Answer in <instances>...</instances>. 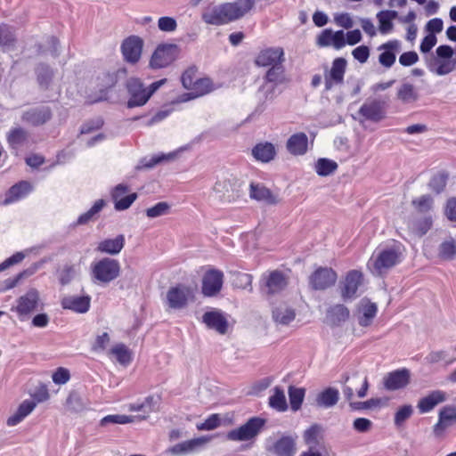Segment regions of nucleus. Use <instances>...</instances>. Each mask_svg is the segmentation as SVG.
I'll list each match as a JSON object with an SVG mask.
<instances>
[{
	"label": "nucleus",
	"instance_id": "0e129e2a",
	"mask_svg": "<svg viewBox=\"0 0 456 456\" xmlns=\"http://www.w3.org/2000/svg\"><path fill=\"white\" fill-rule=\"evenodd\" d=\"M15 40V37L12 31V28L7 25L0 26V45L1 46H11Z\"/></svg>",
	"mask_w": 456,
	"mask_h": 456
},
{
	"label": "nucleus",
	"instance_id": "5fc2aeb1",
	"mask_svg": "<svg viewBox=\"0 0 456 456\" xmlns=\"http://www.w3.org/2000/svg\"><path fill=\"white\" fill-rule=\"evenodd\" d=\"M171 158H172L171 154H169V155H165V154L156 155V156L151 157L150 159L143 158L139 161V163L135 168L137 170L152 168L156 165L161 163L163 160L169 159Z\"/></svg>",
	"mask_w": 456,
	"mask_h": 456
},
{
	"label": "nucleus",
	"instance_id": "f704fd0d",
	"mask_svg": "<svg viewBox=\"0 0 456 456\" xmlns=\"http://www.w3.org/2000/svg\"><path fill=\"white\" fill-rule=\"evenodd\" d=\"M308 138L304 133L291 135L287 142L288 151L294 155H303L307 150Z\"/></svg>",
	"mask_w": 456,
	"mask_h": 456
},
{
	"label": "nucleus",
	"instance_id": "c9c22d12",
	"mask_svg": "<svg viewBox=\"0 0 456 456\" xmlns=\"http://www.w3.org/2000/svg\"><path fill=\"white\" fill-rule=\"evenodd\" d=\"M427 66L430 72L438 76H444L455 69V61L452 60H440L435 57L428 61Z\"/></svg>",
	"mask_w": 456,
	"mask_h": 456
},
{
	"label": "nucleus",
	"instance_id": "09e8293b",
	"mask_svg": "<svg viewBox=\"0 0 456 456\" xmlns=\"http://www.w3.org/2000/svg\"><path fill=\"white\" fill-rule=\"evenodd\" d=\"M269 404L272 408L279 411L287 410L288 405L283 389L279 387H274L273 395L269 398Z\"/></svg>",
	"mask_w": 456,
	"mask_h": 456
},
{
	"label": "nucleus",
	"instance_id": "ddd939ff",
	"mask_svg": "<svg viewBox=\"0 0 456 456\" xmlns=\"http://www.w3.org/2000/svg\"><path fill=\"white\" fill-rule=\"evenodd\" d=\"M363 276L360 271H349L340 286L341 297L346 300H351L357 297V290L362 284Z\"/></svg>",
	"mask_w": 456,
	"mask_h": 456
},
{
	"label": "nucleus",
	"instance_id": "473e14b6",
	"mask_svg": "<svg viewBox=\"0 0 456 456\" xmlns=\"http://www.w3.org/2000/svg\"><path fill=\"white\" fill-rule=\"evenodd\" d=\"M37 406L33 400H25L18 407L16 412L7 419L6 424L13 427L21 422Z\"/></svg>",
	"mask_w": 456,
	"mask_h": 456
},
{
	"label": "nucleus",
	"instance_id": "9b49d317",
	"mask_svg": "<svg viewBox=\"0 0 456 456\" xmlns=\"http://www.w3.org/2000/svg\"><path fill=\"white\" fill-rule=\"evenodd\" d=\"M346 65V60L342 57L336 58L332 61L330 69L324 74L326 91L331 90L335 86L343 84Z\"/></svg>",
	"mask_w": 456,
	"mask_h": 456
},
{
	"label": "nucleus",
	"instance_id": "4c0bfd02",
	"mask_svg": "<svg viewBox=\"0 0 456 456\" xmlns=\"http://www.w3.org/2000/svg\"><path fill=\"white\" fill-rule=\"evenodd\" d=\"M397 17L398 12L396 11L387 10L379 12L377 13V19L379 32L383 35L390 33L394 28L393 20Z\"/></svg>",
	"mask_w": 456,
	"mask_h": 456
},
{
	"label": "nucleus",
	"instance_id": "7c9ffc66",
	"mask_svg": "<svg viewBox=\"0 0 456 456\" xmlns=\"http://www.w3.org/2000/svg\"><path fill=\"white\" fill-rule=\"evenodd\" d=\"M339 400V392L335 387H327L319 393L315 403L318 407L329 409L335 406Z\"/></svg>",
	"mask_w": 456,
	"mask_h": 456
},
{
	"label": "nucleus",
	"instance_id": "0eeeda50",
	"mask_svg": "<svg viewBox=\"0 0 456 456\" xmlns=\"http://www.w3.org/2000/svg\"><path fill=\"white\" fill-rule=\"evenodd\" d=\"M371 260L374 268L372 273L380 276L400 262V253L395 248H387L379 251Z\"/></svg>",
	"mask_w": 456,
	"mask_h": 456
},
{
	"label": "nucleus",
	"instance_id": "052dcab7",
	"mask_svg": "<svg viewBox=\"0 0 456 456\" xmlns=\"http://www.w3.org/2000/svg\"><path fill=\"white\" fill-rule=\"evenodd\" d=\"M413 413V408L410 404L400 407L395 414V425L400 427Z\"/></svg>",
	"mask_w": 456,
	"mask_h": 456
},
{
	"label": "nucleus",
	"instance_id": "72a5a7b5",
	"mask_svg": "<svg viewBox=\"0 0 456 456\" xmlns=\"http://www.w3.org/2000/svg\"><path fill=\"white\" fill-rule=\"evenodd\" d=\"M125 245V237L120 234L114 239H106L97 246V250L109 255H118Z\"/></svg>",
	"mask_w": 456,
	"mask_h": 456
},
{
	"label": "nucleus",
	"instance_id": "aec40b11",
	"mask_svg": "<svg viewBox=\"0 0 456 456\" xmlns=\"http://www.w3.org/2000/svg\"><path fill=\"white\" fill-rule=\"evenodd\" d=\"M191 290L184 285L172 287L167 292V304L169 308L182 309L186 306Z\"/></svg>",
	"mask_w": 456,
	"mask_h": 456
},
{
	"label": "nucleus",
	"instance_id": "680f3d73",
	"mask_svg": "<svg viewBox=\"0 0 456 456\" xmlns=\"http://www.w3.org/2000/svg\"><path fill=\"white\" fill-rule=\"evenodd\" d=\"M133 421V417L126 415H107L101 420V426L104 427L109 424H126Z\"/></svg>",
	"mask_w": 456,
	"mask_h": 456
},
{
	"label": "nucleus",
	"instance_id": "b1692460",
	"mask_svg": "<svg viewBox=\"0 0 456 456\" xmlns=\"http://www.w3.org/2000/svg\"><path fill=\"white\" fill-rule=\"evenodd\" d=\"M456 423V407L447 405L443 407L438 414V421L434 426V433L441 435L447 428Z\"/></svg>",
	"mask_w": 456,
	"mask_h": 456
},
{
	"label": "nucleus",
	"instance_id": "864d4df0",
	"mask_svg": "<svg viewBox=\"0 0 456 456\" xmlns=\"http://www.w3.org/2000/svg\"><path fill=\"white\" fill-rule=\"evenodd\" d=\"M110 353L116 356L117 361L121 364L126 365L132 361L129 349L122 343L113 346Z\"/></svg>",
	"mask_w": 456,
	"mask_h": 456
},
{
	"label": "nucleus",
	"instance_id": "39448f33",
	"mask_svg": "<svg viewBox=\"0 0 456 456\" xmlns=\"http://www.w3.org/2000/svg\"><path fill=\"white\" fill-rule=\"evenodd\" d=\"M297 435L282 434L277 438L269 437L265 442V450L273 456H295L297 448Z\"/></svg>",
	"mask_w": 456,
	"mask_h": 456
},
{
	"label": "nucleus",
	"instance_id": "393cba45",
	"mask_svg": "<svg viewBox=\"0 0 456 456\" xmlns=\"http://www.w3.org/2000/svg\"><path fill=\"white\" fill-rule=\"evenodd\" d=\"M400 41L395 39L390 40L379 46V50H384L379 56V61L385 68H391L395 62V53L400 50Z\"/></svg>",
	"mask_w": 456,
	"mask_h": 456
},
{
	"label": "nucleus",
	"instance_id": "a211bd4d",
	"mask_svg": "<svg viewBox=\"0 0 456 456\" xmlns=\"http://www.w3.org/2000/svg\"><path fill=\"white\" fill-rule=\"evenodd\" d=\"M128 190V186L124 183H119L112 189L110 195L116 210L122 211L127 209L137 199L135 192L126 195Z\"/></svg>",
	"mask_w": 456,
	"mask_h": 456
},
{
	"label": "nucleus",
	"instance_id": "2eb2a0df",
	"mask_svg": "<svg viewBox=\"0 0 456 456\" xmlns=\"http://www.w3.org/2000/svg\"><path fill=\"white\" fill-rule=\"evenodd\" d=\"M319 47H333L340 50L346 46V35L344 30L333 31L331 28L323 29L316 37Z\"/></svg>",
	"mask_w": 456,
	"mask_h": 456
},
{
	"label": "nucleus",
	"instance_id": "c85d7f7f",
	"mask_svg": "<svg viewBox=\"0 0 456 456\" xmlns=\"http://www.w3.org/2000/svg\"><path fill=\"white\" fill-rule=\"evenodd\" d=\"M249 196L257 201H262L267 205H275L279 202L277 196L259 183H251L249 186Z\"/></svg>",
	"mask_w": 456,
	"mask_h": 456
},
{
	"label": "nucleus",
	"instance_id": "e2e57ef3",
	"mask_svg": "<svg viewBox=\"0 0 456 456\" xmlns=\"http://www.w3.org/2000/svg\"><path fill=\"white\" fill-rule=\"evenodd\" d=\"M448 353L445 350L432 351L426 357L425 361L429 364L437 363L441 361H445L447 364L453 362V360H447Z\"/></svg>",
	"mask_w": 456,
	"mask_h": 456
},
{
	"label": "nucleus",
	"instance_id": "37998d69",
	"mask_svg": "<svg viewBox=\"0 0 456 456\" xmlns=\"http://www.w3.org/2000/svg\"><path fill=\"white\" fill-rule=\"evenodd\" d=\"M296 314L294 309L281 305L277 306L273 311V318L276 322H279L283 325L289 324L295 319Z\"/></svg>",
	"mask_w": 456,
	"mask_h": 456
},
{
	"label": "nucleus",
	"instance_id": "4be33fe9",
	"mask_svg": "<svg viewBox=\"0 0 456 456\" xmlns=\"http://www.w3.org/2000/svg\"><path fill=\"white\" fill-rule=\"evenodd\" d=\"M38 303L39 292L36 289H30L25 295L19 297L15 309L20 316H26L37 309Z\"/></svg>",
	"mask_w": 456,
	"mask_h": 456
},
{
	"label": "nucleus",
	"instance_id": "4d7b16f0",
	"mask_svg": "<svg viewBox=\"0 0 456 456\" xmlns=\"http://www.w3.org/2000/svg\"><path fill=\"white\" fill-rule=\"evenodd\" d=\"M170 205L167 202L161 201L146 209V216L150 218H156L166 216L170 211Z\"/></svg>",
	"mask_w": 456,
	"mask_h": 456
},
{
	"label": "nucleus",
	"instance_id": "13d9d810",
	"mask_svg": "<svg viewBox=\"0 0 456 456\" xmlns=\"http://www.w3.org/2000/svg\"><path fill=\"white\" fill-rule=\"evenodd\" d=\"M275 86L265 82L259 87L257 91V98L259 101H271L274 98Z\"/></svg>",
	"mask_w": 456,
	"mask_h": 456
},
{
	"label": "nucleus",
	"instance_id": "e433bc0d",
	"mask_svg": "<svg viewBox=\"0 0 456 456\" xmlns=\"http://www.w3.org/2000/svg\"><path fill=\"white\" fill-rule=\"evenodd\" d=\"M275 148L271 142L257 143L252 149L253 157L261 162L267 163L273 159L275 156Z\"/></svg>",
	"mask_w": 456,
	"mask_h": 456
},
{
	"label": "nucleus",
	"instance_id": "4468645a",
	"mask_svg": "<svg viewBox=\"0 0 456 456\" xmlns=\"http://www.w3.org/2000/svg\"><path fill=\"white\" fill-rule=\"evenodd\" d=\"M143 41L137 36L126 37L121 45V53L124 60L131 64L138 62L141 58Z\"/></svg>",
	"mask_w": 456,
	"mask_h": 456
},
{
	"label": "nucleus",
	"instance_id": "69168bd1",
	"mask_svg": "<svg viewBox=\"0 0 456 456\" xmlns=\"http://www.w3.org/2000/svg\"><path fill=\"white\" fill-rule=\"evenodd\" d=\"M440 256L444 259H452L456 254V244L453 240L444 241L440 245Z\"/></svg>",
	"mask_w": 456,
	"mask_h": 456
},
{
	"label": "nucleus",
	"instance_id": "c756f323",
	"mask_svg": "<svg viewBox=\"0 0 456 456\" xmlns=\"http://www.w3.org/2000/svg\"><path fill=\"white\" fill-rule=\"evenodd\" d=\"M32 189V185L27 181H22L14 184L9 189L4 200V204L8 205L26 197Z\"/></svg>",
	"mask_w": 456,
	"mask_h": 456
},
{
	"label": "nucleus",
	"instance_id": "cd10ccee",
	"mask_svg": "<svg viewBox=\"0 0 456 456\" xmlns=\"http://www.w3.org/2000/svg\"><path fill=\"white\" fill-rule=\"evenodd\" d=\"M208 440L205 437H199L187 440L175 444L169 449V452L175 456L186 455L196 452L203 446Z\"/></svg>",
	"mask_w": 456,
	"mask_h": 456
},
{
	"label": "nucleus",
	"instance_id": "c03bdc74",
	"mask_svg": "<svg viewBox=\"0 0 456 456\" xmlns=\"http://www.w3.org/2000/svg\"><path fill=\"white\" fill-rule=\"evenodd\" d=\"M105 206L104 200H98L94 202L93 207L86 213L80 215L76 222V225H84L97 218V215L102 211Z\"/></svg>",
	"mask_w": 456,
	"mask_h": 456
},
{
	"label": "nucleus",
	"instance_id": "79ce46f5",
	"mask_svg": "<svg viewBox=\"0 0 456 456\" xmlns=\"http://www.w3.org/2000/svg\"><path fill=\"white\" fill-rule=\"evenodd\" d=\"M322 431L323 428L319 424H313L305 430L303 439L309 448L314 449L319 444Z\"/></svg>",
	"mask_w": 456,
	"mask_h": 456
},
{
	"label": "nucleus",
	"instance_id": "5701e85b",
	"mask_svg": "<svg viewBox=\"0 0 456 456\" xmlns=\"http://www.w3.org/2000/svg\"><path fill=\"white\" fill-rule=\"evenodd\" d=\"M446 400V392L443 390H434L419 400L417 408L419 413H428L435 409L438 404L444 403Z\"/></svg>",
	"mask_w": 456,
	"mask_h": 456
},
{
	"label": "nucleus",
	"instance_id": "6e6552de",
	"mask_svg": "<svg viewBox=\"0 0 456 456\" xmlns=\"http://www.w3.org/2000/svg\"><path fill=\"white\" fill-rule=\"evenodd\" d=\"M338 279L332 268L319 267L309 277V285L314 290H325L332 287Z\"/></svg>",
	"mask_w": 456,
	"mask_h": 456
},
{
	"label": "nucleus",
	"instance_id": "6ab92c4d",
	"mask_svg": "<svg viewBox=\"0 0 456 456\" xmlns=\"http://www.w3.org/2000/svg\"><path fill=\"white\" fill-rule=\"evenodd\" d=\"M411 371L406 369H399L387 373L384 378V387L390 391L404 388L410 384Z\"/></svg>",
	"mask_w": 456,
	"mask_h": 456
},
{
	"label": "nucleus",
	"instance_id": "f3484780",
	"mask_svg": "<svg viewBox=\"0 0 456 456\" xmlns=\"http://www.w3.org/2000/svg\"><path fill=\"white\" fill-rule=\"evenodd\" d=\"M224 273L216 269L208 270L202 280V293L207 297L218 294L223 287Z\"/></svg>",
	"mask_w": 456,
	"mask_h": 456
},
{
	"label": "nucleus",
	"instance_id": "a878e982",
	"mask_svg": "<svg viewBox=\"0 0 456 456\" xmlns=\"http://www.w3.org/2000/svg\"><path fill=\"white\" fill-rule=\"evenodd\" d=\"M203 322L208 328L215 330L219 334H225L228 330V322L219 311L207 312L202 316Z\"/></svg>",
	"mask_w": 456,
	"mask_h": 456
},
{
	"label": "nucleus",
	"instance_id": "f8f14e48",
	"mask_svg": "<svg viewBox=\"0 0 456 456\" xmlns=\"http://www.w3.org/2000/svg\"><path fill=\"white\" fill-rule=\"evenodd\" d=\"M386 102L378 99H367L358 110L363 120L379 122L385 118Z\"/></svg>",
	"mask_w": 456,
	"mask_h": 456
},
{
	"label": "nucleus",
	"instance_id": "412c9836",
	"mask_svg": "<svg viewBox=\"0 0 456 456\" xmlns=\"http://www.w3.org/2000/svg\"><path fill=\"white\" fill-rule=\"evenodd\" d=\"M284 60V51L281 47H270L259 53L256 59V64L262 67H272L282 64Z\"/></svg>",
	"mask_w": 456,
	"mask_h": 456
},
{
	"label": "nucleus",
	"instance_id": "7ed1b4c3",
	"mask_svg": "<svg viewBox=\"0 0 456 456\" xmlns=\"http://www.w3.org/2000/svg\"><path fill=\"white\" fill-rule=\"evenodd\" d=\"M166 78L153 82L150 86H144L143 83L137 77H130L126 80V88L128 94L127 108L143 106L151 96L165 83Z\"/></svg>",
	"mask_w": 456,
	"mask_h": 456
},
{
	"label": "nucleus",
	"instance_id": "58836bf2",
	"mask_svg": "<svg viewBox=\"0 0 456 456\" xmlns=\"http://www.w3.org/2000/svg\"><path fill=\"white\" fill-rule=\"evenodd\" d=\"M6 139L12 149L18 150L28 141V133L22 127H13L8 132Z\"/></svg>",
	"mask_w": 456,
	"mask_h": 456
},
{
	"label": "nucleus",
	"instance_id": "20e7f679",
	"mask_svg": "<svg viewBox=\"0 0 456 456\" xmlns=\"http://www.w3.org/2000/svg\"><path fill=\"white\" fill-rule=\"evenodd\" d=\"M120 273V264L118 260L103 257L91 265V279L94 284L108 285L115 281Z\"/></svg>",
	"mask_w": 456,
	"mask_h": 456
},
{
	"label": "nucleus",
	"instance_id": "3c124183",
	"mask_svg": "<svg viewBox=\"0 0 456 456\" xmlns=\"http://www.w3.org/2000/svg\"><path fill=\"white\" fill-rule=\"evenodd\" d=\"M284 80V69L281 64L272 66L266 72L265 81L278 85L282 83Z\"/></svg>",
	"mask_w": 456,
	"mask_h": 456
},
{
	"label": "nucleus",
	"instance_id": "bb28decb",
	"mask_svg": "<svg viewBox=\"0 0 456 456\" xmlns=\"http://www.w3.org/2000/svg\"><path fill=\"white\" fill-rule=\"evenodd\" d=\"M91 298L88 296H67L61 299V306L76 313L84 314L89 310Z\"/></svg>",
	"mask_w": 456,
	"mask_h": 456
},
{
	"label": "nucleus",
	"instance_id": "6e6d98bb",
	"mask_svg": "<svg viewBox=\"0 0 456 456\" xmlns=\"http://www.w3.org/2000/svg\"><path fill=\"white\" fill-rule=\"evenodd\" d=\"M433 198L430 195H422L411 201L412 206L419 213H427L433 208Z\"/></svg>",
	"mask_w": 456,
	"mask_h": 456
},
{
	"label": "nucleus",
	"instance_id": "8fccbe9b",
	"mask_svg": "<svg viewBox=\"0 0 456 456\" xmlns=\"http://www.w3.org/2000/svg\"><path fill=\"white\" fill-rule=\"evenodd\" d=\"M305 396V389L299 387H294L290 386L289 387V397L291 410L296 411L300 409Z\"/></svg>",
	"mask_w": 456,
	"mask_h": 456
},
{
	"label": "nucleus",
	"instance_id": "338daca9",
	"mask_svg": "<svg viewBox=\"0 0 456 456\" xmlns=\"http://www.w3.org/2000/svg\"><path fill=\"white\" fill-rule=\"evenodd\" d=\"M77 270L74 265H65L59 275L61 284H69L75 278Z\"/></svg>",
	"mask_w": 456,
	"mask_h": 456
},
{
	"label": "nucleus",
	"instance_id": "dca6fc26",
	"mask_svg": "<svg viewBox=\"0 0 456 456\" xmlns=\"http://www.w3.org/2000/svg\"><path fill=\"white\" fill-rule=\"evenodd\" d=\"M287 285L284 275L279 271H273L261 279V292L264 295H273L282 290Z\"/></svg>",
	"mask_w": 456,
	"mask_h": 456
},
{
	"label": "nucleus",
	"instance_id": "603ef678",
	"mask_svg": "<svg viewBox=\"0 0 456 456\" xmlns=\"http://www.w3.org/2000/svg\"><path fill=\"white\" fill-rule=\"evenodd\" d=\"M36 73L40 86L47 87L53 77V69L46 64H39L36 69Z\"/></svg>",
	"mask_w": 456,
	"mask_h": 456
},
{
	"label": "nucleus",
	"instance_id": "2f4dec72",
	"mask_svg": "<svg viewBox=\"0 0 456 456\" xmlns=\"http://www.w3.org/2000/svg\"><path fill=\"white\" fill-rule=\"evenodd\" d=\"M378 307L375 303L370 302L367 298H363L360 302L359 312V324L362 327H368L371 324L372 320L377 314Z\"/></svg>",
	"mask_w": 456,
	"mask_h": 456
},
{
	"label": "nucleus",
	"instance_id": "bf43d9fd",
	"mask_svg": "<svg viewBox=\"0 0 456 456\" xmlns=\"http://www.w3.org/2000/svg\"><path fill=\"white\" fill-rule=\"evenodd\" d=\"M447 179L448 175L446 174H437L431 178L428 186L436 193H440L444 189L447 183Z\"/></svg>",
	"mask_w": 456,
	"mask_h": 456
},
{
	"label": "nucleus",
	"instance_id": "de8ad7c7",
	"mask_svg": "<svg viewBox=\"0 0 456 456\" xmlns=\"http://www.w3.org/2000/svg\"><path fill=\"white\" fill-rule=\"evenodd\" d=\"M397 98L403 103H411L418 100V93L412 85L404 83L397 90Z\"/></svg>",
	"mask_w": 456,
	"mask_h": 456
},
{
	"label": "nucleus",
	"instance_id": "f257e3e1",
	"mask_svg": "<svg viewBox=\"0 0 456 456\" xmlns=\"http://www.w3.org/2000/svg\"><path fill=\"white\" fill-rule=\"evenodd\" d=\"M255 5V0H236L219 5H209L202 12V20L210 25L220 26L243 17Z\"/></svg>",
	"mask_w": 456,
	"mask_h": 456
},
{
	"label": "nucleus",
	"instance_id": "ea45409f",
	"mask_svg": "<svg viewBox=\"0 0 456 456\" xmlns=\"http://www.w3.org/2000/svg\"><path fill=\"white\" fill-rule=\"evenodd\" d=\"M191 90V92L187 94L188 98L186 100L194 99L212 92L214 90L213 82L208 77L196 79Z\"/></svg>",
	"mask_w": 456,
	"mask_h": 456
},
{
	"label": "nucleus",
	"instance_id": "423d86ee",
	"mask_svg": "<svg viewBox=\"0 0 456 456\" xmlns=\"http://www.w3.org/2000/svg\"><path fill=\"white\" fill-rule=\"evenodd\" d=\"M265 420L259 417L249 419L244 425L231 430L227 437L232 441H248L256 436L264 428Z\"/></svg>",
	"mask_w": 456,
	"mask_h": 456
},
{
	"label": "nucleus",
	"instance_id": "9d476101",
	"mask_svg": "<svg viewBox=\"0 0 456 456\" xmlns=\"http://www.w3.org/2000/svg\"><path fill=\"white\" fill-rule=\"evenodd\" d=\"M177 46L175 45H163L154 51L150 66L153 69H161L171 64L176 58Z\"/></svg>",
	"mask_w": 456,
	"mask_h": 456
},
{
	"label": "nucleus",
	"instance_id": "f03ea898",
	"mask_svg": "<svg viewBox=\"0 0 456 456\" xmlns=\"http://www.w3.org/2000/svg\"><path fill=\"white\" fill-rule=\"evenodd\" d=\"M342 379V392L352 411L372 410L381 405L380 398H370L364 402L353 400L354 388H356V394L359 398H364L367 395L369 381L366 376L362 377L357 372H355L352 378H350L348 375H344Z\"/></svg>",
	"mask_w": 456,
	"mask_h": 456
},
{
	"label": "nucleus",
	"instance_id": "1a4fd4ad",
	"mask_svg": "<svg viewBox=\"0 0 456 456\" xmlns=\"http://www.w3.org/2000/svg\"><path fill=\"white\" fill-rule=\"evenodd\" d=\"M52 116V110L49 106L38 105L22 111L20 119L27 125L38 126L48 122Z\"/></svg>",
	"mask_w": 456,
	"mask_h": 456
},
{
	"label": "nucleus",
	"instance_id": "a19ab883",
	"mask_svg": "<svg viewBox=\"0 0 456 456\" xmlns=\"http://www.w3.org/2000/svg\"><path fill=\"white\" fill-rule=\"evenodd\" d=\"M349 317V310L344 305H336L327 312V319L332 325H338Z\"/></svg>",
	"mask_w": 456,
	"mask_h": 456
},
{
	"label": "nucleus",
	"instance_id": "774afa93",
	"mask_svg": "<svg viewBox=\"0 0 456 456\" xmlns=\"http://www.w3.org/2000/svg\"><path fill=\"white\" fill-rule=\"evenodd\" d=\"M158 27L159 30L164 32H173L177 28L176 20L168 16L160 17L158 20Z\"/></svg>",
	"mask_w": 456,
	"mask_h": 456
},
{
	"label": "nucleus",
	"instance_id": "49530a36",
	"mask_svg": "<svg viewBox=\"0 0 456 456\" xmlns=\"http://www.w3.org/2000/svg\"><path fill=\"white\" fill-rule=\"evenodd\" d=\"M338 164L334 160L321 158L314 165V170L320 176H328L338 169Z\"/></svg>",
	"mask_w": 456,
	"mask_h": 456
},
{
	"label": "nucleus",
	"instance_id": "a18cd8bd",
	"mask_svg": "<svg viewBox=\"0 0 456 456\" xmlns=\"http://www.w3.org/2000/svg\"><path fill=\"white\" fill-rule=\"evenodd\" d=\"M433 224V218L430 215L425 216L419 219L413 220L410 224V229L413 233L423 236L425 235L431 228Z\"/></svg>",
	"mask_w": 456,
	"mask_h": 456
}]
</instances>
